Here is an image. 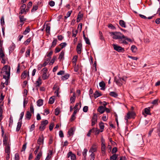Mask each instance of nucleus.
<instances>
[{"mask_svg": "<svg viewBox=\"0 0 160 160\" xmlns=\"http://www.w3.org/2000/svg\"><path fill=\"white\" fill-rule=\"evenodd\" d=\"M54 97H51L49 100V103L50 104H52L54 102Z\"/></svg>", "mask_w": 160, "mask_h": 160, "instance_id": "nucleus-40", "label": "nucleus"}, {"mask_svg": "<svg viewBox=\"0 0 160 160\" xmlns=\"http://www.w3.org/2000/svg\"><path fill=\"white\" fill-rule=\"evenodd\" d=\"M37 105L40 107L43 105V100L42 99H39L37 101Z\"/></svg>", "mask_w": 160, "mask_h": 160, "instance_id": "nucleus-34", "label": "nucleus"}, {"mask_svg": "<svg viewBox=\"0 0 160 160\" xmlns=\"http://www.w3.org/2000/svg\"><path fill=\"white\" fill-rule=\"evenodd\" d=\"M0 22L2 26H3L4 25L5 22H4V17L3 16H2L0 20Z\"/></svg>", "mask_w": 160, "mask_h": 160, "instance_id": "nucleus-49", "label": "nucleus"}, {"mask_svg": "<svg viewBox=\"0 0 160 160\" xmlns=\"http://www.w3.org/2000/svg\"><path fill=\"white\" fill-rule=\"evenodd\" d=\"M113 47L115 50L118 52H123L124 51V48L117 45L113 44Z\"/></svg>", "mask_w": 160, "mask_h": 160, "instance_id": "nucleus-7", "label": "nucleus"}, {"mask_svg": "<svg viewBox=\"0 0 160 160\" xmlns=\"http://www.w3.org/2000/svg\"><path fill=\"white\" fill-rule=\"evenodd\" d=\"M30 31V29L29 27H27L25 31L23 32V34L24 35H26Z\"/></svg>", "mask_w": 160, "mask_h": 160, "instance_id": "nucleus-39", "label": "nucleus"}, {"mask_svg": "<svg viewBox=\"0 0 160 160\" xmlns=\"http://www.w3.org/2000/svg\"><path fill=\"white\" fill-rule=\"evenodd\" d=\"M109 95L112 97L116 98L118 96V94L114 92H110Z\"/></svg>", "mask_w": 160, "mask_h": 160, "instance_id": "nucleus-30", "label": "nucleus"}, {"mask_svg": "<svg viewBox=\"0 0 160 160\" xmlns=\"http://www.w3.org/2000/svg\"><path fill=\"white\" fill-rule=\"evenodd\" d=\"M92 130V132H94L95 134L96 135H97L99 133V130L97 128H93Z\"/></svg>", "mask_w": 160, "mask_h": 160, "instance_id": "nucleus-36", "label": "nucleus"}, {"mask_svg": "<svg viewBox=\"0 0 160 160\" xmlns=\"http://www.w3.org/2000/svg\"><path fill=\"white\" fill-rule=\"evenodd\" d=\"M137 48L134 45H132L131 47V50L133 52L135 53L137 51Z\"/></svg>", "mask_w": 160, "mask_h": 160, "instance_id": "nucleus-32", "label": "nucleus"}, {"mask_svg": "<svg viewBox=\"0 0 160 160\" xmlns=\"http://www.w3.org/2000/svg\"><path fill=\"white\" fill-rule=\"evenodd\" d=\"M44 137L42 135L39 137L37 143L39 145L43 143Z\"/></svg>", "mask_w": 160, "mask_h": 160, "instance_id": "nucleus-14", "label": "nucleus"}, {"mask_svg": "<svg viewBox=\"0 0 160 160\" xmlns=\"http://www.w3.org/2000/svg\"><path fill=\"white\" fill-rule=\"evenodd\" d=\"M49 4L51 7H53L55 5V2L52 1L49 2Z\"/></svg>", "mask_w": 160, "mask_h": 160, "instance_id": "nucleus-62", "label": "nucleus"}, {"mask_svg": "<svg viewBox=\"0 0 160 160\" xmlns=\"http://www.w3.org/2000/svg\"><path fill=\"white\" fill-rule=\"evenodd\" d=\"M97 111L100 113H103L105 111V107L102 106H99L98 108Z\"/></svg>", "mask_w": 160, "mask_h": 160, "instance_id": "nucleus-12", "label": "nucleus"}, {"mask_svg": "<svg viewBox=\"0 0 160 160\" xmlns=\"http://www.w3.org/2000/svg\"><path fill=\"white\" fill-rule=\"evenodd\" d=\"M107 116V115H105L104 114L103 115V117L102 118V119L104 121H107V120L108 119V117Z\"/></svg>", "mask_w": 160, "mask_h": 160, "instance_id": "nucleus-60", "label": "nucleus"}, {"mask_svg": "<svg viewBox=\"0 0 160 160\" xmlns=\"http://www.w3.org/2000/svg\"><path fill=\"white\" fill-rule=\"evenodd\" d=\"M42 155V152H39L37 156L36 157V158H35V160H39Z\"/></svg>", "mask_w": 160, "mask_h": 160, "instance_id": "nucleus-42", "label": "nucleus"}, {"mask_svg": "<svg viewBox=\"0 0 160 160\" xmlns=\"http://www.w3.org/2000/svg\"><path fill=\"white\" fill-rule=\"evenodd\" d=\"M64 53L63 51H62L60 53V54L59 56L58 59H60V60H61L64 57Z\"/></svg>", "mask_w": 160, "mask_h": 160, "instance_id": "nucleus-43", "label": "nucleus"}, {"mask_svg": "<svg viewBox=\"0 0 160 160\" xmlns=\"http://www.w3.org/2000/svg\"><path fill=\"white\" fill-rule=\"evenodd\" d=\"M72 11H68L66 15L65 16L64 18L65 19H67L68 17H69L71 15Z\"/></svg>", "mask_w": 160, "mask_h": 160, "instance_id": "nucleus-47", "label": "nucleus"}, {"mask_svg": "<svg viewBox=\"0 0 160 160\" xmlns=\"http://www.w3.org/2000/svg\"><path fill=\"white\" fill-rule=\"evenodd\" d=\"M81 103H76L74 107L75 109L79 110V108L81 107Z\"/></svg>", "mask_w": 160, "mask_h": 160, "instance_id": "nucleus-29", "label": "nucleus"}, {"mask_svg": "<svg viewBox=\"0 0 160 160\" xmlns=\"http://www.w3.org/2000/svg\"><path fill=\"white\" fill-rule=\"evenodd\" d=\"M42 83V79L41 78V77H39L37 80L36 81V82L35 83V84H36V87H37V90H38V88L40 87Z\"/></svg>", "mask_w": 160, "mask_h": 160, "instance_id": "nucleus-9", "label": "nucleus"}, {"mask_svg": "<svg viewBox=\"0 0 160 160\" xmlns=\"http://www.w3.org/2000/svg\"><path fill=\"white\" fill-rule=\"evenodd\" d=\"M10 67L5 66L2 70L1 73L3 76V78L5 80V84L8 85V79L10 76Z\"/></svg>", "mask_w": 160, "mask_h": 160, "instance_id": "nucleus-2", "label": "nucleus"}, {"mask_svg": "<svg viewBox=\"0 0 160 160\" xmlns=\"http://www.w3.org/2000/svg\"><path fill=\"white\" fill-rule=\"evenodd\" d=\"M48 123V121L47 120H45L41 122L39 127V129L41 131H43L45 128V126Z\"/></svg>", "mask_w": 160, "mask_h": 160, "instance_id": "nucleus-4", "label": "nucleus"}, {"mask_svg": "<svg viewBox=\"0 0 160 160\" xmlns=\"http://www.w3.org/2000/svg\"><path fill=\"white\" fill-rule=\"evenodd\" d=\"M88 150L85 148L83 150L82 152V155L83 156V158H82V160H86V156H87V152Z\"/></svg>", "mask_w": 160, "mask_h": 160, "instance_id": "nucleus-18", "label": "nucleus"}, {"mask_svg": "<svg viewBox=\"0 0 160 160\" xmlns=\"http://www.w3.org/2000/svg\"><path fill=\"white\" fill-rule=\"evenodd\" d=\"M94 97L95 98H96L101 96L102 95V94L101 93L99 92L98 91H96L94 93Z\"/></svg>", "mask_w": 160, "mask_h": 160, "instance_id": "nucleus-35", "label": "nucleus"}, {"mask_svg": "<svg viewBox=\"0 0 160 160\" xmlns=\"http://www.w3.org/2000/svg\"><path fill=\"white\" fill-rule=\"evenodd\" d=\"M117 151V148L116 147H114L113 148L112 151V154H114Z\"/></svg>", "mask_w": 160, "mask_h": 160, "instance_id": "nucleus-61", "label": "nucleus"}, {"mask_svg": "<svg viewBox=\"0 0 160 160\" xmlns=\"http://www.w3.org/2000/svg\"><path fill=\"white\" fill-rule=\"evenodd\" d=\"M99 126L101 129V132H102L104 128V123L102 122H101L99 123Z\"/></svg>", "mask_w": 160, "mask_h": 160, "instance_id": "nucleus-21", "label": "nucleus"}, {"mask_svg": "<svg viewBox=\"0 0 160 160\" xmlns=\"http://www.w3.org/2000/svg\"><path fill=\"white\" fill-rule=\"evenodd\" d=\"M22 122L21 121H19L18 122L17 128L16 129V131L18 132L20 130L22 125Z\"/></svg>", "mask_w": 160, "mask_h": 160, "instance_id": "nucleus-20", "label": "nucleus"}, {"mask_svg": "<svg viewBox=\"0 0 160 160\" xmlns=\"http://www.w3.org/2000/svg\"><path fill=\"white\" fill-rule=\"evenodd\" d=\"M68 158L70 157L71 159L72 160H75L76 159L75 155L71 151L69 152L68 153Z\"/></svg>", "mask_w": 160, "mask_h": 160, "instance_id": "nucleus-10", "label": "nucleus"}, {"mask_svg": "<svg viewBox=\"0 0 160 160\" xmlns=\"http://www.w3.org/2000/svg\"><path fill=\"white\" fill-rule=\"evenodd\" d=\"M31 116L32 115L31 114L30 112L28 111H27L25 115L26 118L28 119V120H29L31 118Z\"/></svg>", "mask_w": 160, "mask_h": 160, "instance_id": "nucleus-23", "label": "nucleus"}, {"mask_svg": "<svg viewBox=\"0 0 160 160\" xmlns=\"http://www.w3.org/2000/svg\"><path fill=\"white\" fill-rule=\"evenodd\" d=\"M19 18L20 19V22H22V24L21 25L22 26L23 24L24 23V22L26 20V18H24L23 16L20 15L19 16Z\"/></svg>", "mask_w": 160, "mask_h": 160, "instance_id": "nucleus-16", "label": "nucleus"}, {"mask_svg": "<svg viewBox=\"0 0 160 160\" xmlns=\"http://www.w3.org/2000/svg\"><path fill=\"white\" fill-rule=\"evenodd\" d=\"M82 44L80 43H78L77 47V50L78 54H80L81 53Z\"/></svg>", "mask_w": 160, "mask_h": 160, "instance_id": "nucleus-13", "label": "nucleus"}, {"mask_svg": "<svg viewBox=\"0 0 160 160\" xmlns=\"http://www.w3.org/2000/svg\"><path fill=\"white\" fill-rule=\"evenodd\" d=\"M99 86L102 88L101 90H104L105 89V84L103 82H101L99 83Z\"/></svg>", "mask_w": 160, "mask_h": 160, "instance_id": "nucleus-27", "label": "nucleus"}, {"mask_svg": "<svg viewBox=\"0 0 160 160\" xmlns=\"http://www.w3.org/2000/svg\"><path fill=\"white\" fill-rule=\"evenodd\" d=\"M50 29V27L49 25V24L48 23L46 25V31L48 33H49Z\"/></svg>", "mask_w": 160, "mask_h": 160, "instance_id": "nucleus-38", "label": "nucleus"}, {"mask_svg": "<svg viewBox=\"0 0 160 160\" xmlns=\"http://www.w3.org/2000/svg\"><path fill=\"white\" fill-rule=\"evenodd\" d=\"M150 107L146 108L144 109V112L147 115H151V113L150 112Z\"/></svg>", "mask_w": 160, "mask_h": 160, "instance_id": "nucleus-26", "label": "nucleus"}, {"mask_svg": "<svg viewBox=\"0 0 160 160\" xmlns=\"http://www.w3.org/2000/svg\"><path fill=\"white\" fill-rule=\"evenodd\" d=\"M13 119L12 117L11 116L9 118V127H11L12 126L13 124Z\"/></svg>", "mask_w": 160, "mask_h": 160, "instance_id": "nucleus-44", "label": "nucleus"}, {"mask_svg": "<svg viewBox=\"0 0 160 160\" xmlns=\"http://www.w3.org/2000/svg\"><path fill=\"white\" fill-rule=\"evenodd\" d=\"M98 116L95 113H93V116L92 119V126H93L97 122Z\"/></svg>", "mask_w": 160, "mask_h": 160, "instance_id": "nucleus-5", "label": "nucleus"}, {"mask_svg": "<svg viewBox=\"0 0 160 160\" xmlns=\"http://www.w3.org/2000/svg\"><path fill=\"white\" fill-rule=\"evenodd\" d=\"M38 7L37 5L33 6L32 10H31V12H33L36 11L38 9Z\"/></svg>", "mask_w": 160, "mask_h": 160, "instance_id": "nucleus-56", "label": "nucleus"}, {"mask_svg": "<svg viewBox=\"0 0 160 160\" xmlns=\"http://www.w3.org/2000/svg\"><path fill=\"white\" fill-rule=\"evenodd\" d=\"M91 154L90 155V157L91 158H90V160H94V158H95V154L92 152H91Z\"/></svg>", "mask_w": 160, "mask_h": 160, "instance_id": "nucleus-54", "label": "nucleus"}, {"mask_svg": "<svg viewBox=\"0 0 160 160\" xmlns=\"http://www.w3.org/2000/svg\"><path fill=\"white\" fill-rule=\"evenodd\" d=\"M83 36L84 38V39L86 44L88 45H90V42L89 39L88 38L86 37L84 34H83Z\"/></svg>", "mask_w": 160, "mask_h": 160, "instance_id": "nucleus-33", "label": "nucleus"}, {"mask_svg": "<svg viewBox=\"0 0 160 160\" xmlns=\"http://www.w3.org/2000/svg\"><path fill=\"white\" fill-rule=\"evenodd\" d=\"M158 99H155L152 102V103L154 105H157L158 104Z\"/></svg>", "mask_w": 160, "mask_h": 160, "instance_id": "nucleus-53", "label": "nucleus"}, {"mask_svg": "<svg viewBox=\"0 0 160 160\" xmlns=\"http://www.w3.org/2000/svg\"><path fill=\"white\" fill-rule=\"evenodd\" d=\"M2 110L1 107H0V122L2 119Z\"/></svg>", "mask_w": 160, "mask_h": 160, "instance_id": "nucleus-52", "label": "nucleus"}, {"mask_svg": "<svg viewBox=\"0 0 160 160\" xmlns=\"http://www.w3.org/2000/svg\"><path fill=\"white\" fill-rule=\"evenodd\" d=\"M24 114V112H21L20 114V117L19 120V121H21L22 122V120Z\"/></svg>", "mask_w": 160, "mask_h": 160, "instance_id": "nucleus-55", "label": "nucleus"}, {"mask_svg": "<svg viewBox=\"0 0 160 160\" xmlns=\"http://www.w3.org/2000/svg\"><path fill=\"white\" fill-rule=\"evenodd\" d=\"M28 74V76L29 77V75L28 74V72L27 71H24L23 72L22 74L21 75V78L22 79H25L27 75Z\"/></svg>", "mask_w": 160, "mask_h": 160, "instance_id": "nucleus-15", "label": "nucleus"}, {"mask_svg": "<svg viewBox=\"0 0 160 160\" xmlns=\"http://www.w3.org/2000/svg\"><path fill=\"white\" fill-rule=\"evenodd\" d=\"M119 23L120 25L122 27L126 28V23L124 21L122 20H120L119 21Z\"/></svg>", "mask_w": 160, "mask_h": 160, "instance_id": "nucleus-22", "label": "nucleus"}, {"mask_svg": "<svg viewBox=\"0 0 160 160\" xmlns=\"http://www.w3.org/2000/svg\"><path fill=\"white\" fill-rule=\"evenodd\" d=\"M0 56L2 58H3L4 57V54L2 48H0Z\"/></svg>", "mask_w": 160, "mask_h": 160, "instance_id": "nucleus-45", "label": "nucleus"}, {"mask_svg": "<svg viewBox=\"0 0 160 160\" xmlns=\"http://www.w3.org/2000/svg\"><path fill=\"white\" fill-rule=\"evenodd\" d=\"M158 135L160 138V122H159L158 124L157 131Z\"/></svg>", "mask_w": 160, "mask_h": 160, "instance_id": "nucleus-41", "label": "nucleus"}, {"mask_svg": "<svg viewBox=\"0 0 160 160\" xmlns=\"http://www.w3.org/2000/svg\"><path fill=\"white\" fill-rule=\"evenodd\" d=\"M97 150V147L95 144H93L92 145L89 151V152H96Z\"/></svg>", "mask_w": 160, "mask_h": 160, "instance_id": "nucleus-11", "label": "nucleus"}, {"mask_svg": "<svg viewBox=\"0 0 160 160\" xmlns=\"http://www.w3.org/2000/svg\"><path fill=\"white\" fill-rule=\"evenodd\" d=\"M88 107L87 106H85L83 108V110L84 112H87L88 111Z\"/></svg>", "mask_w": 160, "mask_h": 160, "instance_id": "nucleus-64", "label": "nucleus"}, {"mask_svg": "<svg viewBox=\"0 0 160 160\" xmlns=\"http://www.w3.org/2000/svg\"><path fill=\"white\" fill-rule=\"evenodd\" d=\"M19 157L18 153H16L15 155L14 160H19Z\"/></svg>", "mask_w": 160, "mask_h": 160, "instance_id": "nucleus-59", "label": "nucleus"}, {"mask_svg": "<svg viewBox=\"0 0 160 160\" xmlns=\"http://www.w3.org/2000/svg\"><path fill=\"white\" fill-rule=\"evenodd\" d=\"M118 155L116 154H113L111 156L110 158V160H116L118 158Z\"/></svg>", "mask_w": 160, "mask_h": 160, "instance_id": "nucleus-24", "label": "nucleus"}, {"mask_svg": "<svg viewBox=\"0 0 160 160\" xmlns=\"http://www.w3.org/2000/svg\"><path fill=\"white\" fill-rule=\"evenodd\" d=\"M105 149L106 147L105 146V144L104 143L102 142L101 146V150L102 152V153H105Z\"/></svg>", "mask_w": 160, "mask_h": 160, "instance_id": "nucleus-25", "label": "nucleus"}, {"mask_svg": "<svg viewBox=\"0 0 160 160\" xmlns=\"http://www.w3.org/2000/svg\"><path fill=\"white\" fill-rule=\"evenodd\" d=\"M135 115V113L133 112H129L127 114L126 117L125 118V120L127 122L128 121V119L130 118H133V117Z\"/></svg>", "mask_w": 160, "mask_h": 160, "instance_id": "nucleus-8", "label": "nucleus"}, {"mask_svg": "<svg viewBox=\"0 0 160 160\" xmlns=\"http://www.w3.org/2000/svg\"><path fill=\"white\" fill-rule=\"evenodd\" d=\"M82 14H78V17L77 18V22H80V20H81V19L82 18Z\"/></svg>", "mask_w": 160, "mask_h": 160, "instance_id": "nucleus-48", "label": "nucleus"}, {"mask_svg": "<svg viewBox=\"0 0 160 160\" xmlns=\"http://www.w3.org/2000/svg\"><path fill=\"white\" fill-rule=\"evenodd\" d=\"M8 140V138L6 136H4L3 138V143L4 145H8L7 142Z\"/></svg>", "mask_w": 160, "mask_h": 160, "instance_id": "nucleus-31", "label": "nucleus"}, {"mask_svg": "<svg viewBox=\"0 0 160 160\" xmlns=\"http://www.w3.org/2000/svg\"><path fill=\"white\" fill-rule=\"evenodd\" d=\"M75 92H73L72 96H71L70 98V103H74L75 102Z\"/></svg>", "mask_w": 160, "mask_h": 160, "instance_id": "nucleus-17", "label": "nucleus"}, {"mask_svg": "<svg viewBox=\"0 0 160 160\" xmlns=\"http://www.w3.org/2000/svg\"><path fill=\"white\" fill-rule=\"evenodd\" d=\"M77 56H74L73 58L72 59V63L74 64V65H76V64L77 60Z\"/></svg>", "mask_w": 160, "mask_h": 160, "instance_id": "nucleus-46", "label": "nucleus"}, {"mask_svg": "<svg viewBox=\"0 0 160 160\" xmlns=\"http://www.w3.org/2000/svg\"><path fill=\"white\" fill-rule=\"evenodd\" d=\"M53 89H57V94L58 95V92L59 90V88L58 86L57 85H55L53 87Z\"/></svg>", "mask_w": 160, "mask_h": 160, "instance_id": "nucleus-58", "label": "nucleus"}, {"mask_svg": "<svg viewBox=\"0 0 160 160\" xmlns=\"http://www.w3.org/2000/svg\"><path fill=\"white\" fill-rule=\"evenodd\" d=\"M66 45L67 44L66 42L62 43L60 44V45L61 46L62 49L65 47Z\"/></svg>", "mask_w": 160, "mask_h": 160, "instance_id": "nucleus-63", "label": "nucleus"}, {"mask_svg": "<svg viewBox=\"0 0 160 160\" xmlns=\"http://www.w3.org/2000/svg\"><path fill=\"white\" fill-rule=\"evenodd\" d=\"M69 77V75L68 74H67L63 76H62L61 78V79L62 80L64 81L67 79Z\"/></svg>", "mask_w": 160, "mask_h": 160, "instance_id": "nucleus-28", "label": "nucleus"}, {"mask_svg": "<svg viewBox=\"0 0 160 160\" xmlns=\"http://www.w3.org/2000/svg\"><path fill=\"white\" fill-rule=\"evenodd\" d=\"M126 77L122 78H114V82L116 83L117 85L119 86H121L123 83V81H125Z\"/></svg>", "mask_w": 160, "mask_h": 160, "instance_id": "nucleus-3", "label": "nucleus"}, {"mask_svg": "<svg viewBox=\"0 0 160 160\" xmlns=\"http://www.w3.org/2000/svg\"><path fill=\"white\" fill-rule=\"evenodd\" d=\"M50 61V58H47V60L45 61L44 63L43 64V66H46Z\"/></svg>", "mask_w": 160, "mask_h": 160, "instance_id": "nucleus-51", "label": "nucleus"}, {"mask_svg": "<svg viewBox=\"0 0 160 160\" xmlns=\"http://www.w3.org/2000/svg\"><path fill=\"white\" fill-rule=\"evenodd\" d=\"M56 58V57L55 56H53V57L52 58L51 60L49 63V64L50 65L52 64L54 62Z\"/></svg>", "mask_w": 160, "mask_h": 160, "instance_id": "nucleus-57", "label": "nucleus"}, {"mask_svg": "<svg viewBox=\"0 0 160 160\" xmlns=\"http://www.w3.org/2000/svg\"><path fill=\"white\" fill-rule=\"evenodd\" d=\"M57 42V40L56 39H55L53 40L52 42V45L51 46L52 47H53L55 46L56 45Z\"/></svg>", "mask_w": 160, "mask_h": 160, "instance_id": "nucleus-50", "label": "nucleus"}, {"mask_svg": "<svg viewBox=\"0 0 160 160\" xmlns=\"http://www.w3.org/2000/svg\"><path fill=\"white\" fill-rule=\"evenodd\" d=\"M42 71L43 72L42 76V79L43 80L47 79L49 77V76H48L46 74V73L48 71V69L46 68H45L42 70Z\"/></svg>", "mask_w": 160, "mask_h": 160, "instance_id": "nucleus-6", "label": "nucleus"}, {"mask_svg": "<svg viewBox=\"0 0 160 160\" xmlns=\"http://www.w3.org/2000/svg\"><path fill=\"white\" fill-rule=\"evenodd\" d=\"M110 33L111 35L112 36V38L113 39H118L119 42L121 43L127 44L128 43L126 41V40L129 42H131L132 41L130 38L125 36L120 32H112Z\"/></svg>", "mask_w": 160, "mask_h": 160, "instance_id": "nucleus-1", "label": "nucleus"}, {"mask_svg": "<svg viewBox=\"0 0 160 160\" xmlns=\"http://www.w3.org/2000/svg\"><path fill=\"white\" fill-rule=\"evenodd\" d=\"M6 146L5 148V152L7 154H10V146L9 144L7 145H5Z\"/></svg>", "mask_w": 160, "mask_h": 160, "instance_id": "nucleus-19", "label": "nucleus"}, {"mask_svg": "<svg viewBox=\"0 0 160 160\" xmlns=\"http://www.w3.org/2000/svg\"><path fill=\"white\" fill-rule=\"evenodd\" d=\"M68 134L69 136L73 135L74 134V131L72 128H71L68 132Z\"/></svg>", "mask_w": 160, "mask_h": 160, "instance_id": "nucleus-37", "label": "nucleus"}]
</instances>
